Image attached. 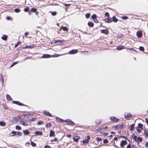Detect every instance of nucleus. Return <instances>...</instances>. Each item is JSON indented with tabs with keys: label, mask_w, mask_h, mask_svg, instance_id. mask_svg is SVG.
Here are the masks:
<instances>
[{
	"label": "nucleus",
	"mask_w": 148,
	"mask_h": 148,
	"mask_svg": "<svg viewBox=\"0 0 148 148\" xmlns=\"http://www.w3.org/2000/svg\"><path fill=\"white\" fill-rule=\"evenodd\" d=\"M64 122L67 123L68 125L73 126L75 124L74 122H73L71 120L69 119H66L64 120Z\"/></svg>",
	"instance_id": "1"
},
{
	"label": "nucleus",
	"mask_w": 148,
	"mask_h": 148,
	"mask_svg": "<svg viewBox=\"0 0 148 148\" xmlns=\"http://www.w3.org/2000/svg\"><path fill=\"white\" fill-rule=\"evenodd\" d=\"M110 119L111 121L114 122H118L119 119L114 116H111L110 117Z\"/></svg>",
	"instance_id": "2"
},
{
	"label": "nucleus",
	"mask_w": 148,
	"mask_h": 148,
	"mask_svg": "<svg viewBox=\"0 0 148 148\" xmlns=\"http://www.w3.org/2000/svg\"><path fill=\"white\" fill-rule=\"evenodd\" d=\"M103 21H104L106 23H109L112 22V19L110 17H107L103 20Z\"/></svg>",
	"instance_id": "3"
},
{
	"label": "nucleus",
	"mask_w": 148,
	"mask_h": 148,
	"mask_svg": "<svg viewBox=\"0 0 148 148\" xmlns=\"http://www.w3.org/2000/svg\"><path fill=\"white\" fill-rule=\"evenodd\" d=\"M78 52L77 49H73L69 51L68 53L70 54H73L77 53Z\"/></svg>",
	"instance_id": "4"
},
{
	"label": "nucleus",
	"mask_w": 148,
	"mask_h": 148,
	"mask_svg": "<svg viewBox=\"0 0 148 148\" xmlns=\"http://www.w3.org/2000/svg\"><path fill=\"white\" fill-rule=\"evenodd\" d=\"M12 102L13 103L15 104H16L18 105L19 106H25V105H24L23 103H21L18 101H13Z\"/></svg>",
	"instance_id": "5"
},
{
	"label": "nucleus",
	"mask_w": 148,
	"mask_h": 148,
	"mask_svg": "<svg viewBox=\"0 0 148 148\" xmlns=\"http://www.w3.org/2000/svg\"><path fill=\"white\" fill-rule=\"evenodd\" d=\"M124 117L125 118H129L132 117V116L129 112L125 113L124 115Z\"/></svg>",
	"instance_id": "6"
},
{
	"label": "nucleus",
	"mask_w": 148,
	"mask_h": 148,
	"mask_svg": "<svg viewBox=\"0 0 148 148\" xmlns=\"http://www.w3.org/2000/svg\"><path fill=\"white\" fill-rule=\"evenodd\" d=\"M127 141L125 140H123L121 142L120 144V146L122 147H123L124 145H127Z\"/></svg>",
	"instance_id": "7"
},
{
	"label": "nucleus",
	"mask_w": 148,
	"mask_h": 148,
	"mask_svg": "<svg viewBox=\"0 0 148 148\" xmlns=\"http://www.w3.org/2000/svg\"><path fill=\"white\" fill-rule=\"evenodd\" d=\"M136 34L137 37L138 38H140L143 35L142 32L140 31H138L136 32Z\"/></svg>",
	"instance_id": "8"
},
{
	"label": "nucleus",
	"mask_w": 148,
	"mask_h": 148,
	"mask_svg": "<svg viewBox=\"0 0 148 148\" xmlns=\"http://www.w3.org/2000/svg\"><path fill=\"white\" fill-rule=\"evenodd\" d=\"M43 114L48 116L49 117H52V115L48 112L47 110H44L43 111Z\"/></svg>",
	"instance_id": "9"
},
{
	"label": "nucleus",
	"mask_w": 148,
	"mask_h": 148,
	"mask_svg": "<svg viewBox=\"0 0 148 148\" xmlns=\"http://www.w3.org/2000/svg\"><path fill=\"white\" fill-rule=\"evenodd\" d=\"M79 138L80 137L77 136H74L73 137V140L74 141L76 142H78V140L79 139Z\"/></svg>",
	"instance_id": "10"
},
{
	"label": "nucleus",
	"mask_w": 148,
	"mask_h": 148,
	"mask_svg": "<svg viewBox=\"0 0 148 148\" xmlns=\"http://www.w3.org/2000/svg\"><path fill=\"white\" fill-rule=\"evenodd\" d=\"M51 57L50 55L48 54H44L42 57V58H48Z\"/></svg>",
	"instance_id": "11"
},
{
	"label": "nucleus",
	"mask_w": 148,
	"mask_h": 148,
	"mask_svg": "<svg viewBox=\"0 0 148 148\" xmlns=\"http://www.w3.org/2000/svg\"><path fill=\"white\" fill-rule=\"evenodd\" d=\"M101 33L106 34H108L109 33V32L107 29L101 30Z\"/></svg>",
	"instance_id": "12"
},
{
	"label": "nucleus",
	"mask_w": 148,
	"mask_h": 148,
	"mask_svg": "<svg viewBox=\"0 0 148 148\" xmlns=\"http://www.w3.org/2000/svg\"><path fill=\"white\" fill-rule=\"evenodd\" d=\"M49 136L50 137H52L53 136H55V132L52 130H51L50 131V133L49 134Z\"/></svg>",
	"instance_id": "13"
},
{
	"label": "nucleus",
	"mask_w": 148,
	"mask_h": 148,
	"mask_svg": "<svg viewBox=\"0 0 148 148\" xmlns=\"http://www.w3.org/2000/svg\"><path fill=\"white\" fill-rule=\"evenodd\" d=\"M34 133L37 136H42L43 134L42 132L40 131H36Z\"/></svg>",
	"instance_id": "14"
},
{
	"label": "nucleus",
	"mask_w": 148,
	"mask_h": 148,
	"mask_svg": "<svg viewBox=\"0 0 148 148\" xmlns=\"http://www.w3.org/2000/svg\"><path fill=\"white\" fill-rule=\"evenodd\" d=\"M1 38L3 40L6 41L7 39L8 36L6 35H3L1 37Z\"/></svg>",
	"instance_id": "15"
},
{
	"label": "nucleus",
	"mask_w": 148,
	"mask_h": 148,
	"mask_svg": "<svg viewBox=\"0 0 148 148\" xmlns=\"http://www.w3.org/2000/svg\"><path fill=\"white\" fill-rule=\"evenodd\" d=\"M56 120L58 122L61 123H63V122H64V120H63L59 118H58V117H56Z\"/></svg>",
	"instance_id": "16"
},
{
	"label": "nucleus",
	"mask_w": 148,
	"mask_h": 148,
	"mask_svg": "<svg viewBox=\"0 0 148 148\" xmlns=\"http://www.w3.org/2000/svg\"><path fill=\"white\" fill-rule=\"evenodd\" d=\"M112 21L115 23H116L118 21V19L116 18V17L114 16H113L112 17Z\"/></svg>",
	"instance_id": "17"
},
{
	"label": "nucleus",
	"mask_w": 148,
	"mask_h": 148,
	"mask_svg": "<svg viewBox=\"0 0 148 148\" xmlns=\"http://www.w3.org/2000/svg\"><path fill=\"white\" fill-rule=\"evenodd\" d=\"M124 48V47L123 45H120L117 46L116 47V49L118 50H121Z\"/></svg>",
	"instance_id": "18"
},
{
	"label": "nucleus",
	"mask_w": 148,
	"mask_h": 148,
	"mask_svg": "<svg viewBox=\"0 0 148 148\" xmlns=\"http://www.w3.org/2000/svg\"><path fill=\"white\" fill-rule=\"evenodd\" d=\"M23 132L24 135H28L29 134V132L27 130L23 131Z\"/></svg>",
	"instance_id": "19"
},
{
	"label": "nucleus",
	"mask_w": 148,
	"mask_h": 148,
	"mask_svg": "<svg viewBox=\"0 0 148 148\" xmlns=\"http://www.w3.org/2000/svg\"><path fill=\"white\" fill-rule=\"evenodd\" d=\"M132 137H133V139L135 142H137V136L136 135H134V133L132 135Z\"/></svg>",
	"instance_id": "20"
},
{
	"label": "nucleus",
	"mask_w": 148,
	"mask_h": 148,
	"mask_svg": "<svg viewBox=\"0 0 148 148\" xmlns=\"http://www.w3.org/2000/svg\"><path fill=\"white\" fill-rule=\"evenodd\" d=\"M94 23L91 22H89L88 23V25L89 27H92L94 26Z\"/></svg>",
	"instance_id": "21"
},
{
	"label": "nucleus",
	"mask_w": 148,
	"mask_h": 148,
	"mask_svg": "<svg viewBox=\"0 0 148 148\" xmlns=\"http://www.w3.org/2000/svg\"><path fill=\"white\" fill-rule=\"evenodd\" d=\"M6 98L9 101H11L12 100V99L9 95H6Z\"/></svg>",
	"instance_id": "22"
},
{
	"label": "nucleus",
	"mask_w": 148,
	"mask_h": 148,
	"mask_svg": "<svg viewBox=\"0 0 148 148\" xmlns=\"http://www.w3.org/2000/svg\"><path fill=\"white\" fill-rule=\"evenodd\" d=\"M32 46V45L29 46L27 45L25 47H23V49H26L27 48H32L33 47Z\"/></svg>",
	"instance_id": "23"
},
{
	"label": "nucleus",
	"mask_w": 148,
	"mask_h": 148,
	"mask_svg": "<svg viewBox=\"0 0 148 148\" xmlns=\"http://www.w3.org/2000/svg\"><path fill=\"white\" fill-rule=\"evenodd\" d=\"M134 124H133L131 125L130 126V130L131 131H132L134 130Z\"/></svg>",
	"instance_id": "24"
},
{
	"label": "nucleus",
	"mask_w": 148,
	"mask_h": 148,
	"mask_svg": "<svg viewBox=\"0 0 148 148\" xmlns=\"http://www.w3.org/2000/svg\"><path fill=\"white\" fill-rule=\"evenodd\" d=\"M123 36L121 34H118L117 35V37L119 38H121L123 37Z\"/></svg>",
	"instance_id": "25"
},
{
	"label": "nucleus",
	"mask_w": 148,
	"mask_h": 148,
	"mask_svg": "<svg viewBox=\"0 0 148 148\" xmlns=\"http://www.w3.org/2000/svg\"><path fill=\"white\" fill-rule=\"evenodd\" d=\"M137 141H138L139 142H141L142 141V138L140 137H138L137 138Z\"/></svg>",
	"instance_id": "26"
},
{
	"label": "nucleus",
	"mask_w": 148,
	"mask_h": 148,
	"mask_svg": "<svg viewBox=\"0 0 148 148\" xmlns=\"http://www.w3.org/2000/svg\"><path fill=\"white\" fill-rule=\"evenodd\" d=\"M89 142V141H88L86 139L82 141V143L83 144H87Z\"/></svg>",
	"instance_id": "27"
},
{
	"label": "nucleus",
	"mask_w": 148,
	"mask_h": 148,
	"mask_svg": "<svg viewBox=\"0 0 148 148\" xmlns=\"http://www.w3.org/2000/svg\"><path fill=\"white\" fill-rule=\"evenodd\" d=\"M119 128L121 130L123 129L124 127V126L122 123L120 125H119Z\"/></svg>",
	"instance_id": "28"
},
{
	"label": "nucleus",
	"mask_w": 148,
	"mask_h": 148,
	"mask_svg": "<svg viewBox=\"0 0 148 148\" xmlns=\"http://www.w3.org/2000/svg\"><path fill=\"white\" fill-rule=\"evenodd\" d=\"M144 133L147 137H148V130L145 129L144 130Z\"/></svg>",
	"instance_id": "29"
},
{
	"label": "nucleus",
	"mask_w": 148,
	"mask_h": 148,
	"mask_svg": "<svg viewBox=\"0 0 148 148\" xmlns=\"http://www.w3.org/2000/svg\"><path fill=\"white\" fill-rule=\"evenodd\" d=\"M97 18V16L95 14H93L91 17V18L93 20Z\"/></svg>",
	"instance_id": "30"
},
{
	"label": "nucleus",
	"mask_w": 148,
	"mask_h": 148,
	"mask_svg": "<svg viewBox=\"0 0 148 148\" xmlns=\"http://www.w3.org/2000/svg\"><path fill=\"white\" fill-rule=\"evenodd\" d=\"M18 62H14L12 63L11 65L10 66V67H12L13 66H14V65H15L16 64H17Z\"/></svg>",
	"instance_id": "31"
},
{
	"label": "nucleus",
	"mask_w": 148,
	"mask_h": 148,
	"mask_svg": "<svg viewBox=\"0 0 148 148\" xmlns=\"http://www.w3.org/2000/svg\"><path fill=\"white\" fill-rule=\"evenodd\" d=\"M61 28H62L63 30L64 31H67L68 30L67 28L66 27L62 26L61 27Z\"/></svg>",
	"instance_id": "32"
},
{
	"label": "nucleus",
	"mask_w": 148,
	"mask_h": 148,
	"mask_svg": "<svg viewBox=\"0 0 148 148\" xmlns=\"http://www.w3.org/2000/svg\"><path fill=\"white\" fill-rule=\"evenodd\" d=\"M5 124L4 122L0 121V125L2 126H4L5 125Z\"/></svg>",
	"instance_id": "33"
},
{
	"label": "nucleus",
	"mask_w": 148,
	"mask_h": 148,
	"mask_svg": "<svg viewBox=\"0 0 148 148\" xmlns=\"http://www.w3.org/2000/svg\"><path fill=\"white\" fill-rule=\"evenodd\" d=\"M64 5H65L66 6V9H67L69 8V6L71 5V4H64Z\"/></svg>",
	"instance_id": "34"
},
{
	"label": "nucleus",
	"mask_w": 148,
	"mask_h": 148,
	"mask_svg": "<svg viewBox=\"0 0 148 148\" xmlns=\"http://www.w3.org/2000/svg\"><path fill=\"white\" fill-rule=\"evenodd\" d=\"M143 125L142 124H141L140 123H139L138 124V128H140L142 129L143 128Z\"/></svg>",
	"instance_id": "35"
},
{
	"label": "nucleus",
	"mask_w": 148,
	"mask_h": 148,
	"mask_svg": "<svg viewBox=\"0 0 148 148\" xmlns=\"http://www.w3.org/2000/svg\"><path fill=\"white\" fill-rule=\"evenodd\" d=\"M51 125L50 123H47L46 125L45 126L47 127H50L51 126Z\"/></svg>",
	"instance_id": "36"
},
{
	"label": "nucleus",
	"mask_w": 148,
	"mask_h": 148,
	"mask_svg": "<svg viewBox=\"0 0 148 148\" xmlns=\"http://www.w3.org/2000/svg\"><path fill=\"white\" fill-rule=\"evenodd\" d=\"M37 10V9H36V8H33L31 9V11H32V12H36Z\"/></svg>",
	"instance_id": "37"
},
{
	"label": "nucleus",
	"mask_w": 148,
	"mask_h": 148,
	"mask_svg": "<svg viewBox=\"0 0 148 148\" xmlns=\"http://www.w3.org/2000/svg\"><path fill=\"white\" fill-rule=\"evenodd\" d=\"M13 134L12 135H10L11 136H14L16 135V132L14 131H12V132L11 133V134Z\"/></svg>",
	"instance_id": "38"
},
{
	"label": "nucleus",
	"mask_w": 148,
	"mask_h": 148,
	"mask_svg": "<svg viewBox=\"0 0 148 148\" xmlns=\"http://www.w3.org/2000/svg\"><path fill=\"white\" fill-rule=\"evenodd\" d=\"M101 121L102 120H97L95 121V123L96 124H98L100 123Z\"/></svg>",
	"instance_id": "39"
},
{
	"label": "nucleus",
	"mask_w": 148,
	"mask_h": 148,
	"mask_svg": "<svg viewBox=\"0 0 148 148\" xmlns=\"http://www.w3.org/2000/svg\"><path fill=\"white\" fill-rule=\"evenodd\" d=\"M16 129L18 130H20L21 129V127L19 126L16 125Z\"/></svg>",
	"instance_id": "40"
},
{
	"label": "nucleus",
	"mask_w": 148,
	"mask_h": 148,
	"mask_svg": "<svg viewBox=\"0 0 148 148\" xmlns=\"http://www.w3.org/2000/svg\"><path fill=\"white\" fill-rule=\"evenodd\" d=\"M14 11L16 13H18L20 12V10L18 8H16L14 9Z\"/></svg>",
	"instance_id": "41"
},
{
	"label": "nucleus",
	"mask_w": 148,
	"mask_h": 148,
	"mask_svg": "<svg viewBox=\"0 0 148 148\" xmlns=\"http://www.w3.org/2000/svg\"><path fill=\"white\" fill-rule=\"evenodd\" d=\"M136 129L137 132L139 133H140L141 132V130L138 128V127H136Z\"/></svg>",
	"instance_id": "42"
},
{
	"label": "nucleus",
	"mask_w": 148,
	"mask_h": 148,
	"mask_svg": "<svg viewBox=\"0 0 148 148\" xmlns=\"http://www.w3.org/2000/svg\"><path fill=\"white\" fill-rule=\"evenodd\" d=\"M31 145H32V146L34 147H35L36 145V144L34 143L33 141L31 142Z\"/></svg>",
	"instance_id": "43"
},
{
	"label": "nucleus",
	"mask_w": 148,
	"mask_h": 148,
	"mask_svg": "<svg viewBox=\"0 0 148 148\" xmlns=\"http://www.w3.org/2000/svg\"><path fill=\"white\" fill-rule=\"evenodd\" d=\"M104 130V128H103V127H100L98 129H97V131L99 132V131H101V130Z\"/></svg>",
	"instance_id": "44"
},
{
	"label": "nucleus",
	"mask_w": 148,
	"mask_h": 148,
	"mask_svg": "<svg viewBox=\"0 0 148 148\" xmlns=\"http://www.w3.org/2000/svg\"><path fill=\"white\" fill-rule=\"evenodd\" d=\"M90 14L89 13H88L86 14L85 16L87 18H89V17L90 16Z\"/></svg>",
	"instance_id": "45"
},
{
	"label": "nucleus",
	"mask_w": 148,
	"mask_h": 148,
	"mask_svg": "<svg viewBox=\"0 0 148 148\" xmlns=\"http://www.w3.org/2000/svg\"><path fill=\"white\" fill-rule=\"evenodd\" d=\"M139 50L141 51H143L144 50V48L142 46H140L139 47Z\"/></svg>",
	"instance_id": "46"
},
{
	"label": "nucleus",
	"mask_w": 148,
	"mask_h": 148,
	"mask_svg": "<svg viewBox=\"0 0 148 148\" xmlns=\"http://www.w3.org/2000/svg\"><path fill=\"white\" fill-rule=\"evenodd\" d=\"M120 138H123L125 139L126 140H128L129 141H130V140L128 139L125 136H119Z\"/></svg>",
	"instance_id": "47"
},
{
	"label": "nucleus",
	"mask_w": 148,
	"mask_h": 148,
	"mask_svg": "<svg viewBox=\"0 0 148 148\" xmlns=\"http://www.w3.org/2000/svg\"><path fill=\"white\" fill-rule=\"evenodd\" d=\"M95 139L98 142L102 140L101 138L99 137H96L95 138Z\"/></svg>",
	"instance_id": "48"
},
{
	"label": "nucleus",
	"mask_w": 148,
	"mask_h": 148,
	"mask_svg": "<svg viewBox=\"0 0 148 148\" xmlns=\"http://www.w3.org/2000/svg\"><path fill=\"white\" fill-rule=\"evenodd\" d=\"M51 12V15L53 16H55L57 14V12L55 11Z\"/></svg>",
	"instance_id": "49"
},
{
	"label": "nucleus",
	"mask_w": 148,
	"mask_h": 148,
	"mask_svg": "<svg viewBox=\"0 0 148 148\" xmlns=\"http://www.w3.org/2000/svg\"><path fill=\"white\" fill-rule=\"evenodd\" d=\"M121 18L123 20H126L128 18V17L126 16H123Z\"/></svg>",
	"instance_id": "50"
},
{
	"label": "nucleus",
	"mask_w": 148,
	"mask_h": 148,
	"mask_svg": "<svg viewBox=\"0 0 148 148\" xmlns=\"http://www.w3.org/2000/svg\"><path fill=\"white\" fill-rule=\"evenodd\" d=\"M21 43V42L20 41L18 42H17V43L14 46V47H18V45Z\"/></svg>",
	"instance_id": "51"
},
{
	"label": "nucleus",
	"mask_w": 148,
	"mask_h": 148,
	"mask_svg": "<svg viewBox=\"0 0 148 148\" xmlns=\"http://www.w3.org/2000/svg\"><path fill=\"white\" fill-rule=\"evenodd\" d=\"M29 8L28 7H27V8H25L24 10V11L25 12H27L29 11Z\"/></svg>",
	"instance_id": "52"
},
{
	"label": "nucleus",
	"mask_w": 148,
	"mask_h": 148,
	"mask_svg": "<svg viewBox=\"0 0 148 148\" xmlns=\"http://www.w3.org/2000/svg\"><path fill=\"white\" fill-rule=\"evenodd\" d=\"M17 134L19 136H22V134L20 132H17Z\"/></svg>",
	"instance_id": "53"
},
{
	"label": "nucleus",
	"mask_w": 148,
	"mask_h": 148,
	"mask_svg": "<svg viewBox=\"0 0 148 148\" xmlns=\"http://www.w3.org/2000/svg\"><path fill=\"white\" fill-rule=\"evenodd\" d=\"M105 16L108 17H109L110 14L108 12H106L105 14Z\"/></svg>",
	"instance_id": "54"
},
{
	"label": "nucleus",
	"mask_w": 148,
	"mask_h": 148,
	"mask_svg": "<svg viewBox=\"0 0 148 148\" xmlns=\"http://www.w3.org/2000/svg\"><path fill=\"white\" fill-rule=\"evenodd\" d=\"M21 122L22 123V124L23 125L25 126L27 125V124L26 123L23 121H21Z\"/></svg>",
	"instance_id": "55"
},
{
	"label": "nucleus",
	"mask_w": 148,
	"mask_h": 148,
	"mask_svg": "<svg viewBox=\"0 0 148 148\" xmlns=\"http://www.w3.org/2000/svg\"><path fill=\"white\" fill-rule=\"evenodd\" d=\"M3 107L5 110H7L8 109V107L5 104H3Z\"/></svg>",
	"instance_id": "56"
},
{
	"label": "nucleus",
	"mask_w": 148,
	"mask_h": 148,
	"mask_svg": "<svg viewBox=\"0 0 148 148\" xmlns=\"http://www.w3.org/2000/svg\"><path fill=\"white\" fill-rule=\"evenodd\" d=\"M108 140L107 139H105L103 141V143H104L106 144L108 143Z\"/></svg>",
	"instance_id": "57"
},
{
	"label": "nucleus",
	"mask_w": 148,
	"mask_h": 148,
	"mask_svg": "<svg viewBox=\"0 0 148 148\" xmlns=\"http://www.w3.org/2000/svg\"><path fill=\"white\" fill-rule=\"evenodd\" d=\"M57 140H58L57 138H55L51 140V142H53L54 141H55L56 142V141H57Z\"/></svg>",
	"instance_id": "58"
},
{
	"label": "nucleus",
	"mask_w": 148,
	"mask_h": 148,
	"mask_svg": "<svg viewBox=\"0 0 148 148\" xmlns=\"http://www.w3.org/2000/svg\"><path fill=\"white\" fill-rule=\"evenodd\" d=\"M55 41L56 43H57L58 42H59L60 43H62L63 41V40H56Z\"/></svg>",
	"instance_id": "59"
},
{
	"label": "nucleus",
	"mask_w": 148,
	"mask_h": 148,
	"mask_svg": "<svg viewBox=\"0 0 148 148\" xmlns=\"http://www.w3.org/2000/svg\"><path fill=\"white\" fill-rule=\"evenodd\" d=\"M59 55L58 54H55L54 55H52V57H58L59 56Z\"/></svg>",
	"instance_id": "60"
},
{
	"label": "nucleus",
	"mask_w": 148,
	"mask_h": 148,
	"mask_svg": "<svg viewBox=\"0 0 148 148\" xmlns=\"http://www.w3.org/2000/svg\"><path fill=\"white\" fill-rule=\"evenodd\" d=\"M93 21L94 22L96 23H98V21L97 19V18L93 20Z\"/></svg>",
	"instance_id": "61"
},
{
	"label": "nucleus",
	"mask_w": 148,
	"mask_h": 148,
	"mask_svg": "<svg viewBox=\"0 0 148 148\" xmlns=\"http://www.w3.org/2000/svg\"><path fill=\"white\" fill-rule=\"evenodd\" d=\"M43 123V122H42V121H38V122L37 124H38V125H41Z\"/></svg>",
	"instance_id": "62"
},
{
	"label": "nucleus",
	"mask_w": 148,
	"mask_h": 148,
	"mask_svg": "<svg viewBox=\"0 0 148 148\" xmlns=\"http://www.w3.org/2000/svg\"><path fill=\"white\" fill-rule=\"evenodd\" d=\"M87 139H86L87 140H88V141H89V140L90 139V137L89 136H87Z\"/></svg>",
	"instance_id": "63"
},
{
	"label": "nucleus",
	"mask_w": 148,
	"mask_h": 148,
	"mask_svg": "<svg viewBox=\"0 0 148 148\" xmlns=\"http://www.w3.org/2000/svg\"><path fill=\"white\" fill-rule=\"evenodd\" d=\"M145 120L146 121V123L147 124V125H148V119L147 118H145Z\"/></svg>",
	"instance_id": "64"
}]
</instances>
